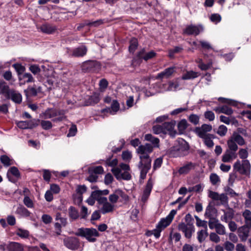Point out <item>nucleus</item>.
I'll use <instances>...</instances> for the list:
<instances>
[{"label":"nucleus","instance_id":"nucleus-5","mask_svg":"<svg viewBox=\"0 0 251 251\" xmlns=\"http://www.w3.org/2000/svg\"><path fill=\"white\" fill-rule=\"evenodd\" d=\"M234 170L238 172L241 175L249 176L251 172V164L248 160H243L242 164L239 160H237L233 165Z\"/></svg>","mask_w":251,"mask_h":251},{"label":"nucleus","instance_id":"nucleus-40","mask_svg":"<svg viewBox=\"0 0 251 251\" xmlns=\"http://www.w3.org/2000/svg\"><path fill=\"white\" fill-rule=\"evenodd\" d=\"M0 162L4 167H8L13 164V161L6 155H2L0 156Z\"/></svg>","mask_w":251,"mask_h":251},{"label":"nucleus","instance_id":"nucleus-44","mask_svg":"<svg viewBox=\"0 0 251 251\" xmlns=\"http://www.w3.org/2000/svg\"><path fill=\"white\" fill-rule=\"evenodd\" d=\"M171 222L169 221L166 218H162L160 221L158 223L156 226V227H159V228L164 230L168 226L171 224Z\"/></svg>","mask_w":251,"mask_h":251},{"label":"nucleus","instance_id":"nucleus-45","mask_svg":"<svg viewBox=\"0 0 251 251\" xmlns=\"http://www.w3.org/2000/svg\"><path fill=\"white\" fill-rule=\"evenodd\" d=\"M227 144L228 148V149L227 150H230L233 151H237L238 149V146L231 137L227 141Z\"/></svg>","mask_w":251,"mask_h":251},{"label":"nucleus","instance_id":"nucleus-25","mask_svg":"<svg viewBox=\"0 0 251 251\" xmlns=\"http://www.w3.org/2000/svg\"><path fill=\"white\" fill-rule=\"evenodd\" d=\"M16 213L23 217H28L30 215V212L23 205L21 204L18 206Z\"/></svg>","mask_w":251,"mask_h":251},{"label":"nucleus","instance_id":"nucleus-47","mask_svg":"<svg viewBox=\"0 0 251 251\" xmlns=\"http://www.w3.org/2000/svg\"><path fill=\"white\" fill-rule=\"evenodd\" d=\"M208 234L207 232V229L205 230L201 229L198 232V240L199 242L201 243L205 239V237L208 236Z\"/></svg>","mask_w":251,"mask_h":251},{"label":"nucleus","instance_id":"nucleus-64","mask_svg":"<svg viewBox=\"0 0 251 251\" xmlns=\"http://www.w3.org/2000/svg\"><path fill=\"white\" fill-rule=\"evenodd\" d=\"M113 179L114 178L112 175L110 173H108L105 176L104 179V183L106 185H109L112 183Z\"/></svg>","mask_w":251,"mask_h":251},{"label":"nucleus","instance_id":"nucleus-17","mask_svg":"<svg viewBox=\"0 0 251 251\" xmlns=\"http://www.w3.org/2000/svg\"><path fill=\"white\" fill-rule=\"evenodd\" d=\"M10 173L17 178H20L21 177L20 172H19L18 169L16 167H11L8 170L6 175L7 177L8 178L9 181L13 183H15L16 182V180L11 176L10 175Z\"/></svg>","mask_w":251,"mask_h":251},{"label":"nucleus","instance_id":"nucleus-63","mask_svg":"<svg viewBox=\"0 0 251 251\" xmlns=\"http://www.w3.org/2000/svg\"><path fill=\"white\" fill-rule=\"evenodd\" d=\"M87 52V47L83 43L79 44V57H82L85 55Z\"/></svg>","mask_w":251,"mask_h":251},{"label":"nucleus","instance_id":"nucleus-24","mask_svg":"<svg viewBox=\"0 0 251 251\" xmlns=\"http://www.w3.org/2000/svg\"><path fill=\"white\" fill-rule=\"evenodd\" d=\"M145 139L146 141L151 142L154 148H158L159 147V139L152 136L151 134H147L145 136Z\"/></svg>","mask_w":251,"mask_h":251},{"label":"nucleus","instance_id":"nucleus-12","mask_svg":"<svg viewBox=\"0 0 251 251\" xmlns=\"http://www.w3.org/2000/svg\"><path fill=\"white\" fill-rule=\"evenodd\" d=\"M14 89H10L9 86L3 80H0V95L4 96L6 99H10V96Z\"/></svg>","mask_w":251,"mask_h":251},{"label":"nucleus","instance_id":"nucleus-11","mask_svg":"<svg viewBox=\"0 0 251 251\" xmlns=\"http://www.w3.org/2000/svg\"><path fill=\"white\" fill-rule=\"evenodd\" d=\"M251 228V226H249L248 223L246 222V224L237 229L238 234L241 241L245 242L247 240L249 236Z\"/></svg>","mask_w":251,"mask_h":251},{"label":"nucleus","instance_id":"nucleus-53","mask_svg":"<svg viewBox=\"0 0 251 251\" xmlns=\"http://www.w3.org/2000/svg\"><path fill=\"white\" fill-rule=\"evenodd\" d=\"M215 228L216 232L220 235H224L226 234L225 226L220 223L215 224Z\"/></svg>","mask_w":251,"mask_h":251},{"label":"nucleus","instance_id":"nucleus-52","mask_svg":"<svg viewBox=\"0 0 251 251\" xmlns=\"http://www.w3.org/2000/svg\"><path fill=\"white\" fill-rule=\"evenodd\" d=\"M40 122V120L35 119L27 121V129H32L36 127L39 125Z\"/></svg>","mask_w":251,"mask_h":251},{"label":"nucleus","instance_id":"nucleus-51","mask_svg":"<svg viewBox=\"0 0 251 251\" xmlns=\"http://www.w3.org/2000/svg\"><path fill=\"white\" fill-rule=\"evenodd\" d=\"M195 218L196 220V225L198 227H202L205 229H207V222L206 221L201 220L198 216L195 215Z\"/></svg>","mask_w":251,"mask_h":251},{"label":"nucleus","instance_id":"nucleus-60","mask_svg":"<svg viewBox=\"0 0 251 251\" xmlns=\"http://www.w3.org/2000/svg\"><path fill=\"white\" fill-rule=\"evenodd\" d=\"M185 221L186 223L185 225L189 226H194L193 224L194 220L190 213H188L186 215Z\"/></svg>","mask_w":251,"mask_h":251},{"label":"nucleus","instance_id":"nucleus-57","mask_svg":"<svg viewBox=\"0 0 251 251\" xmlns=\"http://www.w3.org/2000/svg\"><path fill=\"white\" fill-rule=\"evenodd\" d=\"M188 120L194 125H197L199 123L200 118L197 115L192 114L189 116Z\"/></svg>","mask_w":251,"mask_h":251},{"label":"nucleus","instance_id":"nucleus-9","mask_svg":"<svg viewBox=\"0 0 251 251\" xmlns=\"http://www.w3.org/2000/svg\"><path fill=\"white\" fill-rule=\"evenodd\" d=\"M111 172L116 178L118 180L122 179L125 180H129L132 177L129 171H125L123 173H121V170L118 167L112 168Z\"/></svg>","mask_w":251,"mask_h":251},{"label":"nucleus","instance_id":"nucleus-43","mask_svg":"<svg viewBox=\"0 0 251 251\" xmlns=\"http://www.w3.org/2000/svg\"><path fill=\"white\" fill-rule=\"evenodd\" d=\"M218 100L223 103L227 104L229 105H231L235 107L237 106L238 105V103L237 101L225 98L220 97L218 99Z\"/></svg>","mask_w":251,"mask_h":251},{"label":"nucleus","instance_id":"nucleus-8","mask_svg":"<svg viewBox=\"0 0 251 251\" xmlns=\"http://www.w3.org/2000/svg\"><path fill=\"white\" fill-rule=\"evenodd\" d=\"M177 228L179 231L182 232L184 234V236L187 239H190L192 237V234L195 231L194 226H187L183 222L179 223Z\"/></svg>","mask_w":251,"mask_h":251},{"label":"nucleus","instance_id":"nucleus-23","mask_svg":"<svg viewBox=\"0 0 251 251\" xmlns=\"http://www.w3.org/2000/svg\"><path fill=\"white\" fill-rule=\"evenodd\" d=\"M202 136V137L200 138L203 139L204 144L209 148L213 147L214 146V142L212 140V139L215 138L214 135L211 134H207V135H205Z\"/></svg>","mask_w":251,"mask_h":251},{"label":"nucleus","instance_id":"nucleus-22","mask_svg":"<svg viewBox=\"0 0 251 251\" xmlns=\"http://www.w3.org/2000/svg\"><path fill=\"white\" fill-rule=\"evenodd\" d=\"M6 249L8 251H23L24 247L22 244L15 242H11L7 245Z\"/></svg>","mask_w":251,"mask_h":251},{"label":"nucleus","instance_id":"nucleus-19","mask_svg":"<svg viewBox=\"0 0 251 251\" xmlns=\"http://www.w3.org/2000/svg\"><path fill=\"white\" fill-rule=\"evenodd\" d=\"M151 162H150V161L148 162H143V165L140 166L139 164L138 165L139 168H141L140 171V178L142 179L146 178L147 174L151 168Z\"/></svg>","mask_w":251,"mask_h":251},{"label":"nucleus","instance_id":"nucleus-2","mask_svg":"<svg viewBox=\"0 0 251 251\" xmlns=\"http://www.w3.org/2000/svg\"><path fill=\"white\" fill-rule=\"evenodd\" d=\"M188 143L184 140L179 141L178 144L172 147L168 151L170 156L176 157L184 155V152L189 150Z\"/></svg>","mask_w":251,"mask_h":251},{"label":"nucleus","instance_id":"nucleus-32","mask_svg":"<svg viewBox=\"0 0 251 251\" xmlns=\"http://www.w3.org/2000/svg\"><path fill=\"white\" fill-rule=\"evenodd\" d=\"M114 209V206L113 204L108 202H106V203L102 205V207L100 208V211L102 214H105L113 212Z\"/></svg>","mask_w":251,"mask_h":251},{"label":"nucleus","instance_id":"nucleus-31","mask_svg":"<svg viewBox=\"0 0 251 251\" xmlns=\"http://www.w3.org/2000/svg\"><path fill=\"white\" fill-rule=\"evenodd\" d=\"M138 41L137 38H132L129 41L128 51L131 53H133L138 46Z\"/></svg>","mask_w":251,"mask_h":251},{"label":"nucleus","instance_id":"nucleus-55","mask_svg":"<svg viewBox=\"0 0 251 251\" xmlns=\"http://www.w3.org/2000/svg\"><path fill=\"white\" fill-rule=\"evenodd\" d=\"M164 128L163 125H155L152 127V131L155 134H158L160 133H165V131H164Z\"/></svg>","mask_w":251,"mask_h":251},{"label":"nucleus","instance_id":"nucleus-38","mask_svg":"<svg viewBox=\"0 0 251 251\" xmlns=\"http://www.w3.org/2000/svg\"><path fill=\"white\" fill-rule=\"evenodd\" d=\"M231 137L240 146H243L245 144L243 137L237 132H234Z\"/></svg>","mask_w":251,"mask_h":251},{"label":"nucleus","instance_id":"nucleus-6","mask_svg":"<svg viewBox=\"0 0 251 251\" xmlns=\"http://www.w3.org/2000/svg\"><path fill=\"white\" fill-rule=\"evenodd\" d=\"M204 30L203 26L201 25H190L183 29L182 34L187 36H198Z\"/></svg>","mask_w":251,"mask_h":251},{"label":"nucleus","instance_id":"nucleus-15","mask_svg":"<svg viewBox=\"0 0 251 251\" xmlns=\"http://www.w3.org/2000/svg\"><path fill=\"white\" fill-rule=\"evenodd\" d=\"M153 187L152 182L151 178L149 179L146 185L145 188L143 191V195L142 196V201L146 202L149 196H150Z\"/></svg>","mask_w":251,"mask_h":251},{"label":"nucleus","instance_id":"nucleus-10","mask_svg":"<svg viewBox=\"0 0 251 251\" xmlns=\"http://www.w3.org/2000/svg\"><path fill=\"white\" fill-rule=\"evenodd\" d=\"M176 121L175 120L163 123V130L164 131H165V134L168 133L172 138H174L177 134L176 131L174 129Z\"/></svg>","mask_w":251,"mask_h":251},{"label":"nucleus","instance_id":"nucleus-49","mask_svg":"<svg viewBox=\"0 0 251 251\" xmlns=\"http://www.w3.org/2000/svg\"><path fill=\"white\" fill-rule=\"evenodd\" d=\"M157 55V53L153 50H151L147 53L145 52L144 55H142V58L146 61L150 59H151L155 57Z\"/></svg>","mask_w":251,"mask_h":251},{"label":"nucleus","instance_id":"nucleus-41","mask_svg":"<svg viewBox=\"0 0 251 251\" xmlns=\"http://www.w3.org/2000/svg\"><path fill=\"white\" fill-rule=\"evenodd\" d=\"M45 119H50L56 116L55 108H49L43 113Z\"/></svg>","mask_w":251,"mask_h":251},{"label":"nucleus","instance_id":"nucleus-36","mask_svg":"<svg viewBox=\"0 0 251 251\" xmlns=\"http://www.w3.org/2000/svg\"><path fill=\"white\" fill-rule=\"evenodd\" d=\"M41 30L45 33L51 34L54 32L56 29V27L52 26L49 24L43 25L40 27Z\"/></svg>","mask_w":251,"mask_h":251},{"label":"nucleus","instance_id":"nucleus-61","mask_svg":"<svg viewBox=\"0 0 251 251\" xmlns=\"http://www.w3.org/2000/svg\"><path fill=\"white\" fill-rule=\"evenodd\" d=\"M227 131V128L225 126L221 125L219 126L217 133L220 136H224L226 134Z\"/></svg>","mask_w":251,"mask_h":251},{"label":"nucleus","instance_id":"nucleus-37","mask_svg":"<svg viewBox=\"0 0 251 251\" xmlns=\"http://www.w3.org/2000/svg\"><path fill=\"white\" fill-rule=\"evenodd\" d=\"M10 99L15 103L20 104L22 101V96L20 93H17L14 90L10 96Z\"/></svg>","mask_w":251,"mask_h":251},{"label":"nucleus","instance_id":"nucleus-59","mask_svg":"<svg viewBox=\"0 0 251 251\" xmlns=\"http://www.w3.org/2000/svg\"><path fill=\"white\" fill-rule=\"evenodd\" d=\"M113 113L115 114L120 108V104L117 100H113L112 102L110 107Z\"/></svg>","mask_w":251,"mask_h":251},{"label":"nucleus","instance_id":"nucleus-42","mask_svg":"<svg viewBox=\"0 0 251 251\" xmlns=\"http://www.w3.org/2000/svg\"><path fill=\"white\" fill-rule=\"evenodd\" d=\"M69 216L72 220H76L78 218V212L75 207L71 206L68 209Z\"/></svg>","mask_w":251,"mask_h":251},{"label":"nucleus","instance_id":"nucleus-21","mask_svg":"<svg viewBox=\"0 0 251 251\" xmlns=\"http://www.w3.org/2000/svg\"><path fill=\"white\" fill-rule=\"evenodd\" d=\"M195 167V164L190 162L180 167L178 172L180 175L187 174L191 170L194 169Z\"/></svg>","mask_w":251,"mask_h":251},{"label":"nucleus","instance_id":"nucleus-48","mask_svg":"<svg viewBox=\"0 0 251 251\" xmlns=\"http://www.w3.org/2000/svg\"><path fill=\"white\" fill-rule=\"evenodd\" d=\"M29 70L34 75H39L41 72V69L37 64H32L29 66Z\"/></svg>","mask_w":251,"mask_h":251},{"label":"nucleus","instance_id":"nucleus-26","mask_svg":"<svg viewBox=\"0 0 251 251\" xmlns=\"http://www.w3.org/2000/svg\"><path fill=\"white\" fill-rule=\"evenodd\" d=\"M24 93L27 98L28 97L36 96L37 95L36 85L34 84L32 87L28 86L26 89L24 90Z\"/></svg>","mask_w":251,"mask_h":251},{"label":"nucleus","instance_id":"nucleus-20","mask_svg":"<svg viewBox=\"0 0 251 251\" xmlns=\"http://www.w3.org/2000/svg\"><path fill=\"white\" fill-rule=\"evenodd\" d=\"M20 81H23V82H21L20 85L25 84V83H29L33 82L35 81L32 75L29 73H25L18 77Z\"/></svg>","mask_w":251,"mask_h":251},{"label":"nucleus","instance_id":"nucleus-34","mask_svg":"<svg viewBox=\"0 0 251 251\" xmlns=\"http://www.w3.org/2000/svg\"><path fill=\"white\" fill-rule=\"evenodd\" d=\"M189 125L185 119H182L177 124V129L179 134H182L188 127Z\"/></svg>","mask_w":251,"mask_h":251},{"label":"nucleus","instance_id":"nucleus-46","mask_svg":"<svg viewBox=\"0 0 251 251\" xmlns=\"http://www.w3.org/2000/svg\"><path fill=\"white\" fill-rule=\"evenodd\" d=\"M16 234L22 238H27L29 236V232L27 230L19 228Z\"/></svg>","mask_w":251,"mask_h":251},{"label":"nucleus","instance_id":"nucleus-7","mask_svg":"<svg viewBox=\"0 0 251 251\" xmlns=\"http://www.w3.org/2000/svg\"><path fill=\"white\" fill-rule=\"evenodd\" d=\"M209 197L213 201H220V202H216L215 205L217 206L220 205L221 204L225 205L228 203V199L226 194L222 193L219 195L217 192L210 191Z\"/></svg>","mask_w":251,"mask_h":251},{"label":"nucleus","instance_id":"nucleus-50","mask_svg":"<svg viewBox=\"0 0 251 251\" xmlns=\"http://www.w3.org/2000/svg\"><path fill=\"white\" fill-rule=\"evenodd\" d=\"M245 218V224L248 223L249 226H251V211L250 210L246 209L243 213Z\"/></svg>","mask_w":251,"mask_h":251},{"label":"nucleus","instance_id":"nucleus-14","mask_svg":"<svg viewBox=\"0 0 251 251\" xmlns=\"http://www.w3.org/2000/svg\"><path fill=\"white\" fill-rule=\"evenodd\" d=\"M212 129V127L210 125L204 124L201 127H196L195 132L199 137H202V136L207 135L208 133L206 132L210 131Z\"/></svg>","mask_w":251,"mask_h":251},{"label":"nucleus","instance_id":"nucleus-18","mask_svg":"<svg viewBox=\"0 0 251 251\" xmlns=\"http://www.w3.org/2000/svg\"><path fill=\"white\" fill-rule=\"evenodd\" d=\"M145 53V49L143 48L139 51L136 55L131 60V65L132 66H136L140 65L142 62L143 59L142 58V55Z\"/></svg>","mask_w":251,"mask_h":251},{"label":"nucleus","instance_id":"nucleus-1","mask_svg":"<svg viewBox=\"0 0 251 251\" xmlns=\"http://www.w3.org/2000/svg\"><path fill=\"white\" fill-rule=\"evenodd\" d=\"M153 147L149 143H146L145 145H140L136 150V152L139 154L140 166L143 165L144 162H151L150 154L153 151Z\"/></svg>","mask_w":251,"mask_h":251},{"label":"nucleus","instance_id":"nucleus-4","mask_svg":"<svg viewBox=\"0 0 251 251\" xmlns=\"http://www.w3.org/2000/svg\"><path fill=\"white\" fill-rule=\"evenodd\" d=\"M81 68L84 73H97L101 69V64L96 60H88L82 63Z\"/></svg>","mask_w":251,"mask_h":251},{"label":"nucleus","instance_id":"nucleus-29","mask_svg":"<svg viewBox=\"0 0 251 251\" xmlns=\"http://www.w3.org/2000/svg\"><path fill=\"white\" fill-rule=\"evenodd\" d=\"M214 110L216 112L218 111L219 113H222L227 115H231L233 112L232 108L226 105H224L221 107H217Z\"/></svg>","mask_w":251,"mask_h":251},{"label":"nucleus","instance_id":"nucleus-54","mask_svg":"<svg viewBox=\"0 0 251 251\" xmlns=\"http://www.w3.org/2000/svg\"><path fill=\"white\" fill-rule=\"evenodd\" d=\"M40 123L42 127L45 130L50 129L52 127L51 122L49 121L42 120Z\"/></svg>","mask_w":251,"mask_h":251},{"label":"nucleus","instance_id":"nucleus-33","mask_svg":"<svg viewBox=\"0 0 251 251\" xmlns=\"http://www.w3.org/2000/svg\"><path fill=\"white\" fill-rule=\"evenodd\" d=\"M199 75V73L193 71H187L186 73L182 76L183 80L192 79L197 77Z\"/></svg>","mask_w":251,"mask_h":251},{"label":"nucleus","instance_id":"nucleus-16","mask_svg":"<svg viewBox=\"0 0 251 251\" xmlns=\"http://www.w3.org/2000/svg\"><path fill=\"white\" fill-rule=\"evenodd\" d=\"M100 94L98 92H94L92 95L85 100L84 105H94L100 101Z\"/></svg>","mask_w":251,"mask_h":251},{"label":"nucleus","instance_id":"nucleus-28","mask_svg":"<svg viewBox=\"0 0 251 251\" xmlns=\"http://www.w3.org/2000/svg\"><path fill=\"white\" fill-rule=\"evenodd\" d=\"M216 212H217V209L214 207V205H212L209 203L206 208L204 216L209 220H212L213 219L212 214Z\"/></svg>","mask_w":251,"mask_h":251},{"label":"nucleus","instance_id":"nucleus-62","mask_svg":"<svg viewBox=\"0 0 251 251\" xmlns=\"http://www.w3.org/2000/svg\"><path fill=\"white\" fill-rule=\"evenodd\" d=\"M115 193H117L119 197H121L125 201H128L129 199L128 195L121 189H118L116 190Z\"/></svg>","mask_w":251,"mask_h":251},{"label":"nucleus","instance_id":"nucleus-13","mask_svg":"<svg viewBox=\"0 0 251 251\" xmlns=\"http://www.w3.org/2000/svg\"><path fill=\"white\" fill-rule=\"evenodd\" d=\"M64 243L66 247L75 250L78 248V239L75 237H69L64 239Z\"/></svg>","mask_w":251,"mask_h":251},{"label":"nucleus","instance_id":"nucleus-30","mask_svg":"<svg viewBox=\"0 0 251 251\" xmlns=\"http://www.w3.org/2000/svg\"><path fill=\"white\" fill-rule=\"evenodd\" d=\"M88 173L98 176V175L102 174L104 173V169L101 166H91L88 168Z\"/></svg>","mask_w":251,"mask_h":251},{"label":"nucleus","instance_id":"nucleus-56","mask_svg":"<svg viewBox=\"0 0 251 251\" xmlns=\"http://www.w3.org/2000/svg\"><path fill=\"white\" fill-rule=\"evenodd\" d=\"M210 180L212 185H215L220 182L219 176L215 173H212L210 176Z\"/></svg>","mask_w":251,"mask_h":251},{"label":"nucleus","instance_id":"nucleus-58","mask_svg":"<svg viewBox=\"0 0 251 251\" xmlns=\"http://www.w3.org/2000/svg\"><path fill=\"white\" fill-rule=\"evenodd\" d=\"M118 163V160L117 158H115L113 160H110L109 161L108 160H105L104 161V165L106 166L114 167H116Z\"/></svg>","mask_w":251,"mask_h":251},{"label":"nucleus","instance_id":"nucleus-3","mask_svg":"<svg viewBox=\"0 0 251 251\" xmlns=\"http://www.w3.org/2000/svg\"><path fill=\"white\" fill-rule=\"evenodd\" d=\"M100 236V233L94 228H79V236L84 237L89 242H95L96 237Z\"/></svg>","mask_w":251,"mask_h":251},{"label":"nucleus","instance_id":"nucleus-35","mask_svg":"<svg viewBox=\"0 0 251 251\" xmlns=\"http://www.w3.org/2000/svg\"><path fill=\"white\" fill-rule=\"evenodd\" d=\"M183 48L181 46H176L174 49H170L168 50V56L170 58L173 59L175 57V54L181 52Z\"/></svg>","mask_w":251,"mask_h":251},{"label":"nucleus","instance_id":"nucleus-39","mask_svg":"<svg viewBox=\"0 0 251 251\" xmlns=\"http://www.w3.org/2000/svg\"><path fill=\"white\" fill-rule=\"evenodd\" d=\"M12 67L15 69L16 71L18 76L19 77L22 75L25 71V66L22 65L20 63H15L12 65Z\"/></svg>","mask_w":251,"mask_h":251},{"label":"nucleus","instance_id":"nucleus-27","mask_svg":"<svg viewBox=\"0 0 251 251\" xmlns=\"http://www.w3.org/2000/svg\"><path fill=\"white\" fill-rule=\"evenodd\" d=\"M174 72V68L173 67H169L168 68L165 70L157 75V78L158 79H162L164 77L167 78L171 76Z\"/></svg>","mask_w":251,"mask_h":251}]
</instances>
